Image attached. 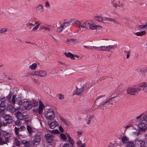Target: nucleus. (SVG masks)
Masks as SVG:
<instances>
[{"instance_id":"1","label":"nucleus","mask_w":147,"mask_h":147,"mask_svg":"<svg viewBox=\"0 0 147 147\" xmlns=\"http://www.w3.org/2000/svg\"><path fill=\"white\" fill-rule=\"evenodd\" d=\"M72 22H74V24L76 26L79 28L86 30L88 29V28L89 25V21H86L82 23L76 19L72 20Z\"/></svg>"},{"instance_id":"2","label":"nucleus","mask_w":147,"mask_h":147,"mask_svg":"<svg viewBox=\"0 0 147 147\" xmlns=\"http://www.w3.org/2000/svg\"><path fill=\"white\" fill-rule=\"evenodd\" d=\"M140 90V89L136 88L135 86H132L127 88L126 91L127 94L135 95L137 94Z\"/></svg>"},{"instance_id":"3","label":"nucleus","mask_w":147,"mask_h":147,"mask_svg":"<svg viewBox=\"0 0 147 147\" xmlns=\"http://www.w3.org/2000/svg\"><path fill=\"white\" fill-rule=\"evenodd\" d=\"M86 85L84 83H81L78 84L76 86V90L75 94L77 95H81L84 90Z\"/></svg>"},{"instance_id":"4","label":"nucleus","mask_w":147,"mask_h":147,"mask_svg":"<svg viewBox=\"0 0 147 147\" xmlns=\"http://www.w3.org/2000/svg\"><path fill=\"white\" fill-rule=\"evenodd\" d=\"M4 136V138H0V145H2L4 144H6L8 142V140L11 137V134L9 133L4 132L3 133Z\"/></svg>"},{"instance_id":"5","label":"nucleus","mask_w":147,"mask_h":147,"mask_svg":"<svg viewBox=\"0 0 147 147\" xmlns=\"http://www.w3.org/2000/svg\"><path fill=\"white\" fill-rule=\"evenodd\" d=\"M45 117L47 119L51 120L55 118V114L52 110L49 109L45 112Z\"/></svg>"},{"instance_id":"6","label":"nucleus","mask_w":147,"mask_h":147,"mask_svg":"<svg viewBox=\"0 0 147 147\" xmlns=\"http://www.w3.org/2000/svg\"><path fill=\"white\" fill-rule=\"evenodd\" d=\"M117 46L115 45L109 46H102L100 47V51L109 52L111 50L116 48Z\"/></svg>"},{"instance_id":"7","label":"nucleus","mask_w":147,"mask_h":147,"mask_svg":"<svg viewBox=\"0 0 147 147\" xmlns=\"http://www.w3.org/2000/svg\"><path fill=\"white\" fill-rule=\"evenodd\" d=\"M45 107L44 105L43 104L42 102L40 100L39 102V105L38 107V109H33V111L34 112L37 113L40 115L42 114L43 110L45 109Z\"/></svg>"},{"instance_id":"8","label":"nucleus","mask_w":147,"mask_h":147,"mask_svg":"<svg viewBox=\"0 0 147 147\" xmlns=\"http://www.w3.org/2000/svg\"><path fill=\"white\" fill-rule=\"evenodd\" d=\"M112 99H108L102 104V107L104 109H107L111 107L113 103L112 102Z\"/></svg>"},{"instance_id":"9","label":"nucleus","mask_w":147,"mask_h":147,"mask_svg":"<svg viewBox=\"0 0 147 147\" xmlns=\"http://www.w3.org/2000/svg\"><path fill=\"white\" fill-rule=\"evenodd\" d=\"M22 102L24 109L29 110L32 108L30 101H29L27 99H24L22 100Z\"/></svg>"},{"instance_id":"10","label":"nucleus","mask_w":147,"mask_h":147,"mask_svg":"<svg viewBox=\"0 0 147 147\" xmlns=\"http://www.w3.org/2000/svg\"><path fill=\"white\" fill-rule=\"evenodd\" d=\"M147 123L146 120H143L141 123L138 125L139 129L140 131H143L146 129V125Z\"/></svg>"},{"instance_id":"11","label":"nucleus","mask_w":147,"mask_h":147,"mask_svg":"<svg viewBox=\"0 0 147 147\" xmlns=\"http://www.w3.org/2000/svg\"><path fill=\"white\" fill-rule=\"evenodd\" d=\"M111 22L117 24V22L113 18L105 17L103 18V23L107 24H110Z\"/></svg>"},{"instance_id":"12","label":"nucleus","mask_w":147,"mask_h":147,"mask_svg":"<svg viewBox=\"0 0 147 147\" xmlns=\"http://www.w3.org/2000/svg\"><path fill=\"white\" fill-rule=\"evenodd\" d=\"M35 76L43 77L47 76V73L45 71L40 70L35 71Z\"/></svg>"},{"instance_id":"13","label":"nucleus","mask_w":147,"mask_h":147,"mask_svg":"<svg viewBox=\"0 0 147 147\" xmlns=\"http://www.w3.org/2000/svg\"><path fill=\"white\" fill-rule=\"evenodd\" d=\"M17 118L20 120H22L27 118V116H23L20 112H18L16 114Z\"/></svg>"},{"instance_id":"14","label":"nucleus","mask_w":147,"mask_h":147,"mask_svg":"<svg viewBox=\"0 0 147 147\" xmlns=\"http://www.w3.org/2000/svg\"><path fill=\"white\" fill-rule=\"evenodd\" d=\"M48 124L51 129H54L59 125L57 122L56 121H53L51 122L50 121H49Z\"/></svg>"},{"instance_id":"15","label":"nucleus","mask_w":147,"mask_h":147,"mask_svg":"<svg viewBox=\"0 0 147 147\" xmlns=\"http://www.w3.org/2000/svg\"><path fill=\"white\" fill-rule=\"evenodd\" d=\"M139 87L142 88V90L145 93H147V83L146 82H142L139 84Z\"/></svg>"},{"instance_id":"16","label":"nucleus","mask_w":147,"mask_h":147,"mask_svg":"<svg viewBox=\"0 0 147 147\" xmlns=\"http://www.w3.org/2000/svg\"><path fill=\"white\" fill-rule=\"evenodd\" d=\"M64 55L67 57H69L73 60L75 59V57L76 58H79V56L77 55H74L73 54L71 53H67L66 52L64 53Z\"/></svg>"},{"instance_id":"17","label":"nucleus","mask_w":147,"mask_h":147,"mask_svg":"<svg viewBox=\"0 0 147 147\" xmlns=\"http://www.w3.org/2000/svg\"><path fill=\"white\" fill-rule=\"evenodd\" d=\"M36 11L38 12L41 13L43 12L44 7L43 5L41 4H38L35 8Z\"/></svg>"},{"instance_id":"18","label":"nucleus","mask_w":147,"mask_h":147,"mask_svg":"<svg viewBox=\"0 0 147 147\" xmlns=\"http://www.w3.org/2000/svg\"><path fill=\"white\" fill-rule=\"evenodd\" d=\"M12 95L11 94H9L7 96V98L9 100V101L12 103L13 104H14L15 103L16 98V95H13L12 99H11V97Z\"/></svg>"},{"instance_id":"19","label":"nucleus","mask_w":147,"mask_h":147,"mask_svg":"<svg viewBox=\"0 0 147 147\" xmlns=\"http://www.w3.org/2000/svg\"><path fill=\"white\" fill-rule=\"evenodd\" d=\"M41 138L40 136L38 135H36L33 140V143L34 144H38L40 141Z\"/></svg>"},{"instance_id":"20","label":"nucleus","mask_w":147,"mask_h":147,"mask_svg":"<svg viewBox=\"0 0 147 147\" xmlns=\"http://www.w3.org/2000/svg\"><path fill=\"white\" fill-rule=\"evenodd\" d=\"M26 129V128L24 126H22L19 128L16 127L15 128V132L16 134L18 136L19 131H24Z\"/></svg>"},{"instance_id":"21","label":"nucleus","mask_w":147,"mask_h":147,"mask_svg":"<svg viewBox=\"0 0 147 147\" xmlns=\"http://www.w3.org/2000/svg\"><path fill=\"white\" fill-rule=\"evenodd\" d=\"M45 137L48 142L50 143L52 142L53 136L51 134H45Z\"/></svg>"},{"instance_id":"22","label":"nucleus","mask_w":147,"mask_h":147,"mask_svg":"<svg viewBox=\"0 0 147 147\" xmlns=\"http://www.w3.org/2000/svg\"><path fill=\"white\" fill-rule=\"evenodd\" d=\"M76 20V19H71L69 22H64L61 24L63 28L64 29L66 28V27L69 26L71 23H72L73 24H74V22H72V20Z\"/></svg>"},{"instance_id":"23","label":"nucleus","mask_w":147,"mask_h":147,"mask_svg":"<svg viewBox=\"0 0 147 147\" xmlns=\"http://www.w3.org/2000/svg\"><path fill=\"white\" fill-rule=\"evenodd\" d=\"M4 119L6 121V123H12L13 121L12 117L8 115H5L4 116Z\"/></svg>"},{"instance_id":"24","label":"nucleus","mask_w":147,"mask_h":147,"mask_svg":"<svg viewBox=\"0 0 147 147\" xmlns=\"http://www.w3.org/2000/svg\"><path fill=\"white\" fill-rule=\"evenodd\" d=\"M129 138L126 136H124L121 138V141L123 144H127L129 141Z\"/></svg>"},{"instance_id":"25","label":"nucleus","mask_w":147,"mask_h":147,"mask_svg":"<svg viewBox=\"0 0 147 147\" xmlns=\"http://www.w3.org/2000/svg\"><path fill=\"white\" fill-rule=\"evenodd\" d=\"M136 144L138 145L139 147H143L145 143L142 140H137L136 141Z\"/></svg>"},{"instance_id":"26","label":"nucleus","mask_w":147,"mask_h":147,"mask_svg":"<svg viewBox=\"0 0 147 147\" xmlns=\"http://www.w3.org/2000/svg\"><path fill=\"white\" fill-rule=\"evenodd\" d=\"M67 136L68 138V142L70 144L71 146H73L74 145L75 143L73 139L68 134L67 135Z\"/></svg>"},{"instance_id":"27","label":"nucleus","mask_w":147,"mask_h":147,"mask_svg":"<svg viewBox=\"0 0 147 147\" xmlns=\"http://www.w3.org/2000/svg\"><path fill=\"white\" fill-rule=\"evenodd\" d=\"M26 127L28 133L31 135L33 132L34 128L30 125H27Z\"/></svg>"},{"instance_id":"28","label":"nucleus","mask_w":147,"mask_h":147,"mask_svg":"<svg viewBox=\"0 0 147 147\" xmlns=\"http://www.w3.org/2000/svg\"><path fill=\"white\" fill-rule=\"evenodd\" d=\"M98 26H98L93 24H90L89 22V25L88 27H89V28L90 30H96Z\"/></svg>"},{"instance_id":"29","label":"nucleus","mask_w":147,"mask_h":147,"mask_svg":"<svg viewBox=\"0 0 147 147\" xmlns=\"http://www.w3.org/2000/svg\"><path fill=\"white\" fill-rule=\"evenodd\" d=\"M136 34L139 36H142L143 35H145L146 34V31H142L140 32H137L136 33Z\"/></svg>"},{"instance_id":"30","label":"nucleus","mask_w":147,"mask_h":147,"mask_svg":"<svg viewBox=\"0 0 147 147\" xmlns=\"http://www.w3.org/2000/svg\"><path fill=\"white\" fill-rule=\"evenodd\" d=\"M116 94L115 92H113L111 93V94L109 95V99L111 98L112 100L113 98L116 97Z\"/></svg>"},{"instance_id":"31","label":"nucleus","mask_w":147,"mask_h":147,"mask_svg":"<svg viewBox=\"0 0 147 147\" xmlns=\"http://www.w3.org/2000/svg\"><path fill=\"white\" fill-rule=\"evenodd\" d=\"M30 101V102L31 105V106L32 107V106H36L38 104V102L37 101H36L35 100H31Z\"/></svg>"},{"instance_id":"32","label":"nucleus","mask_w":147,"mask_h":147,"mask_svg":"<svg viewBox=\"0 0 147 147\" xmlns=\"http://www.w3.org/2000/svg\"><path fill=\"white\" fill-rule=\"evenodd\" d=\"M37 65L36 63H34L29 66V68L32 70H35L36 69Z\"/></svg>"},{"instance_id":"33","label":"nucleus","mask_w":147,"mask_h":147,"mask_svg":"<svg viewBox=\"0 0 147 147\" xmlns=\"http://www.w3.org/2000/svg\"><path fill=\"white\" fill-rule=\"evenodd\" d=\"M127 147H134V142L129 141L127 144Z\"/></svg>"},{"instance_id":"34","label":"nucleus","mask_w":147,"mask_h":147,"mask_svg":"<svg viewBox=\"0 0 147 147\" xmlns=\"http://www.w3.org/2000/svg\"><path fill=\"white\" fill-rule=\"evenodd\" d=\"M50 27V26H49V27H45L43 26H42L40 27V28L41 29H44L45 31L49 32L51 30V29Z\"/></svg>"},{"instance_id":"35","label":"nucleus","mask_w":147,"mask_h":147,"mask_svg":"<svg viewBox=\"0 0 147 147\" xmlns=\"http://www.w3.org/2000/svg\"><path fill=\"white\" fill-rule=\"evenodd\" d=\"M95 18H96V19L100 22H101L102 21H103V19L102 17L101 16H96Z\"/></svg>"},{"instance_id":"36","label":"nucleus","mask_w":147,"mask_h":147,"mask_svg":"<svg viewBox=\"0 0 147 147\" xmlns=\"http://www.w3.org/2000/svg\"><path fill=\"white\" fill-rule=\"evenodd\" d=\"M93 116H90L87 118L86 120V123L87 125H89L90 124L91 121V119H93Z\"/></svg>"},{"instance_id":"37","label":"nucleus","mask_w":147,"mask_h":147,"mask_svg":"<svg viewBox=\"0 0 147 147\" xmlns=\"http://www.w3.org/2000/svg\"><path fill=\"white\" fill-rule=\"evenodd\" d=\"M124 52L125 54H126V58H129L130 56V53L131 52L130 51H127L125 50L124 51Z\"/></svg>"},{"instance_id":"38","label":"nucleus","mask_w":147,"mask_h":147,"mask_svg":"<svg viewBox=\"0 0 147 147\" xmlns=\"http://www.w3.org/2000/svg\"><path fill=\"white\" fill-rule=\"evenodd\" d=\"M22 145H24L25 147H28L29 143L26 140H23L21 142Z\"/></svg>"},{"instance_id":"39","label":"nucleus","mask_w":147,"mask_h":147,"mask_svg":"<svg viewBox=\"0 0 147 147\" xmlns=\"http://www.w3.org/2000/svg\"><path fill=\"white\" fill-rule=\"evenodd\" d=\"M90 49H94L98 51H100V47H97L95 46H91Z\"/></svg>"},{"instance_id":"40","label":"nucleus","mask_w":147,"mask_h":147,"mask_svg":"<svg viewBox=\"0 0 147 147\" xmlns=\"http://www.w3.org/2000/svg\"><path fill=\"white\" fill-rule=\"evenodd\" d=\"M7 109L9 111H11L13 110V108L11 105H9L7 107Z\"/></svg>"},{"instance_id":"41","label":"nucleus","mask_w":147,"mask_h":147,"mask_svg":"<svg viewBox=\"0 0 147 147\" xmlns=\"http://www.w3.org/2000/svg\"><path fill=\"white\" fill-rule=\"evenodd\" d=\"M63 29H64L63 28L61 25V26L58 27L57 30V31L58 32H60L62 31Z\"/></svg>"},{"instance_id":"42","label":"nucleus","mask_w":147,"mask_h":147,"mask_svg":"<svg viewBox=\"0 0 147 147\" xmlns=\"http://www.w3.org/2000/svg\"><path fill=\"white\" fill-rule=\"evenodd\" d=\"M60 136H61V138H62V139L63 140H66V139H67L66 137V136L64 134H61Z\"/></svg>"},{"instance_id":"43","label":"nucleus","mask_w":147,"mask_h":147,"mask_svg":"<svg viewBox=\"0 0 147 147\" xmlns=\"http://www.w3.org/2000/svg\"><path fill=\"white\" fill-rule=\"evenodd\" d=\"M26 26L27 27H33L34 26V24H32V23L28 22V23H27L26 24Z\"/></svg>"},{"instance_id":"44","label":"nucleus","mask_w":147,"mask_h":147,"mask_svg":"<svg viewBox=\"0 0 147 147\" xmlns=\"http://www.w3.org/2000/svg\"><path fill=\"white\" fill-rule=\"evenodd\" d=\"M7 31V29L5 28H2L0 29V33H3Z\"/></svg>"},{"instance_id":"45","label":"nucleus","mask_w":147,"mask_h":147,"mask_svg":"<svg viewBox=\"0 0 147 147\" xmlns=\"http://www.w3.org/2000/svg\"><path fill=\"white\" fill-rule=\"evenodd\" d=\"M58 62L59 63V66H66V64L63 62L59 61Z\"/></svg>"},{"instance_id":"46","label":"nucleus","mask_w":147,"mask_h":147,"mask_svg":"<svg viewBox=\"0 0 147 147\" xmlns=\"http://www.w3.org/2000/svg\"><path fill=\"white\" fill-rule=\"evenodd\" d=\"M58 98L61 100H63L64 98V96L63 95L61 94H60L58 96Z\"/></svg>"},{"instance_id":"47","label":"nucleus","mask_w":147,"mask_h":147,"mask_svg":"<svg viewBox=\"0 0 147 147\" xmlns=\"http://www.w3.org/2000/svg\"><path fill=\"white\" fill-rule=\"evenodd\" d=\"M120 1H119L118 4H117V3H114L113 4L114 7H115L116 8H117V7H119L120 6Z\"/></svg>"},{"instance_id":"48","label":"nucleus","mask_w":147,"mask_h":147,"mask_svg":"<svg viewBox=\"0 0 147 147\" xmlns=\"http://www.w3.org/2000/svg\"><path fill=\"white\" fill-rule=\"evenodd\" d=\"M14 141L15 144L16 146H18L20 145V142L17 139H15Z\"/></svg>"},{"instance_id":"49","label":"nucleus","mask_w":147,"mask_h":147,"mask_svg":"<svg viewBox=\"0 0 147 147\" xmlns=\"http://www.w3.org/2000/svg\"><path fill=\"white\" fill-rule=\"evenodd\" d=\"M61 119L62 121L64 123L68 125L69 123L65 119L63 118H61Z\"/></svg>"},{"instance_id":"50","label":"nucleus","mask_w":147,"mask_h":147,"mask_svg":"<svg viewBox=\"0 0 147 147\" xmlns=\"http://www.w3.org/2000/svg\"><path fill=\"white\" fill-rule=\"evenodd\" d=\"M76 40L74 39H69L67 40L68 42L70 43H73Z\"/></svg>"},{"instance_id":"51","label":"nucleus","mask_w":147,"mask_h":147,"mask_svg":"<svg viewBox=\"0 0 147 147\" xmlns=\"http://www.w3.org/2000/svg\"><path fill=\"white\" fill-rule=\"evenodd\" d=\"M45 7H49L50 6V5L48 1H47L45 3Z\"/></svg>"},{"instance_id":"52","label":"nucleus","mask_w":147,"mask_h":147,"mask_svg":"<svg viewBox=\"0 0 147 147\" xmlns=\"http://www.w3.org/2000/svg\"><path fill=\"white\" fill-rule=\"evenodd\" d=\"M138 28L140 29L141 30L146 28V27L145 25H140Z\"/></svg>"},{"instance_id":"53","label":"nucleus","mask_w":147,"mask_h":147,"mask_svg":"<svg viewBox=\"0 0 147 147\" xmlns=\"http://www.w3.org/2000/svg\"><path fill=\"white\" fill-rule=\"evenodd\" d=\"M82 143V142L80 140H78L76 144L77 146L78 147L80 146L81 144Z\"/></svg>"},{"instance_id":"54","label":"nucleus","mask_w":147,"mask_h":147,"mask_svg":"<svg viewBox=\"0 0 147 147\" xmlns=\"http://www.w3.org/2000/svg\"><path fill=\"white\" fill-rule=\"evenodd\" d=\"M63 147H71L70 144L68 143L65 144L63 146Z\"/></svg>"},{"instance_id":"55","label":"nucleus","mask_w":147,"mask_h":147,"mask_svg":"<svg viewBox=\"0 0 147 147\" xmlns=\"http://www.w3.org/2000/svg\"><path fill=\"white\" fill-rule=\"evenodd\" d=\"M4 109V107H1L0 105V115L2 113V112H3V111Z\"/></svg>"},{"instance_id":"56","label":"nucleus","mask_w":147,"mask_h":147,"mask_svg":"<svg viewBox=\"0 0 147 147\" xmlns=\"http://www.w3.org/2000/svg\"><path fill=\"white\" fill-rule=\"evenodd\" d=\"M21 122L20 121H17L16 122V124L17 125L20 126L21 125Z\"/></svg>"},{"instance_id":"57","label":"nucleus","mask_w":147,"mask_h":147,"mask_svg":"<svg viewBox=\"0 0 147 147\" xmlns=\"http://www.w3.org/2000/svg\"><path fill=\"white\" fill-rule=\"evenodd\" d=\"M32 80H33V82L36 83H38V80L36 79V78H32Z\"/></svg>"},{"instance_id":"58","label":"nucleus","mask_w":147,"mask_h":147,"mask_svg":"<svg viewBox=\"0 0 147 147\" xmlns=\"http://www.w3.org/2000/svg\"><path fill=\"white\" fill-rule=\"evenodd\" d=\"M24 121L26 123V124L27 125H30V121L29 120H26L25 119H24Z\"/></svg>"},{"instance_id":"59","label":"nucleus","mask_w":147,"mask_h":147,"mask_svg":"<svg viewBox=\"0 0 147 147\" xmlns=\"http://www.w3.org/2000/svg\"><path fill=\"white\" fill-rule=\"evenodd\" d=\"M38 28L36 26L32 29V31H36Z\"/></svg>"},{"instance_id":"60","label":"nucleus","mask_w":147,"mask_h":147,"mask_svg":"<svg viewBox=\"0 0 147 147\" xmlns=\"http://www.w3.org/2000/svg\"><path fill=\"white\" fill-rule=\"evenodd\" d=\"M105 95H101V96H99L97 97L96 98V100H98V99H100V98H102V97H105Z\"/></svg>"},{"instance_id":"61","label":"nucleus","mask_w":147,"mask_h":147,"mask_svg":"<svg viewBox=\"0 0 147 147\" xmlns=\"http://www.w3.org/2000/svg\"><path fill=\"white\" fill-rule=\"evenodd\" d=\"M59 130L61 132H63L64 131L63 128L61 126H60L59 127Z\"/></svg>"},{"instance_id":"62","label":"nucleus","mask_w":147,"mask_h":147,"mask_svg":"<svg viewBox=\"0 0 147 147\" xmlns=\"http://www.w3.org/2000/svg\"><path fill=\"white\" fill-rule=\"evenodd\" d=\"M134 135L137 136L140 134V132L139 131L135 132H134Z\"/></svg>"},{"instance_id":"63","label":"nucleus","mask_w":147,"mask_h":147,"mask_svg":"<svg viewBox=\"0 0 147 147\" xmlns=\"http://www.w3.org/2000/svg\"><path fill=\"white\" fill-rule=\"evenodd\" d=\"M77 135L78 136L81 135L82 134V131H79L77 132Z\"/></svg>"},{"instance_id":"64","label":"nucleus","mask_w":147,"mask_h":147,"mask_svg":"<svg viewBox=\"0 0 147 147\" xmlns=\"http://www.w3.org/2000/svg\"><path fill=\"white\" fill-rule=\"evenodd\" d=\"M84 48L86 49H90V47L91 46H84Z\"/></svg>"}]
</instances>
